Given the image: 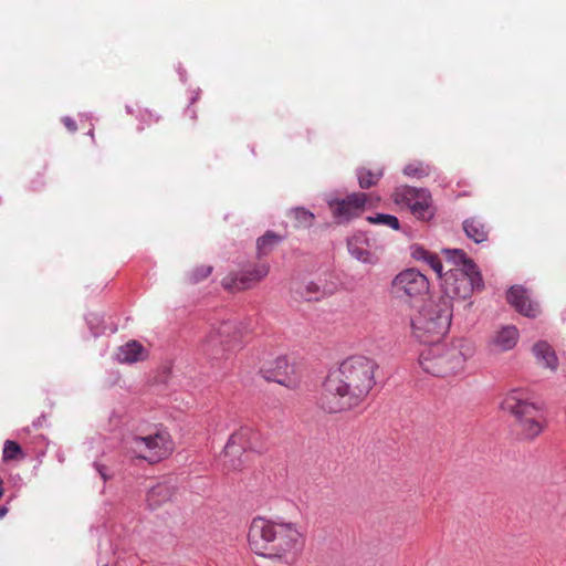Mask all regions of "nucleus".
Returning <instances> with one entry per match:
<instances>
[{"instance_id": "nucleus-18", "label": "nucleus", "mask_w": 566, "mask_h": 566, "mask_svg": "<svg viewBox=\"0 0 566 566\" xmlns=\"http://www.w3.org/2000/svg\"><path fill=\"white\" fill-rule=\"evenodd\" d=\"M367 238L357 234L347 240V249L349 254L357 261L365 264H375L378 258L367 249Z\"/></svg>"}, {"instance_id": "nucleus-31", "label": "nucleus", "mask_w": 566, "mask_h": 566, "mask_svg": "<svg viewBox=\"0 0 566 566\" xmlns=\"http://www.w3.org/2000/svg\"><path fill=\"white\" fill-rule=\"evenodd\" d=\"M20 453H21V448L17 442L11 441V440H7L4 442V447H3V459L4 460L15 459L17 455Z\"/></svg>"}, {"instance_id": "nucleus-26", "label": "nucleus", "mask_w": 566, "mask_h": 566, "mask_svg": "<svg viewBox=\"0 0 566 566\" xmlns=\"http://www.w3.org/2000/svg\"><path fill=\"white\" fill-rule=\"evenodd\" d=\"M290 213L294 217L295 227L297 228L308 229L314 223V213L303 207L293 208Z\"/></svg>"}, {"instance_id": "nucleus-3", "label": "nucleus", "mask_w": 566, "mask_h": 566, "mask_svg": "<svg viewBox=\"0 0 566 566\" xmlns=\"http://www.w3.org/2000/svg\"><path fill=\"white\" fill-rule=\"evenodd\" d=\"M501 409L515 418L517 434L521 439H535L546 426L543 405L535 401L527 389L514 388L506 392L501 402Z\"/></svg>"}, {"instance_id": "nucleus-5", "label": "nucleus", "mask_w": 566, "mask_h": 566, "mask_svg": "<svg viewBox=\"0 0 566 566\" xmlns=\"http://www.w3.org/2000/svg\"><path fill=\"white\" fill-rule=\"evenodd\" d=\"M452 304L449 298H431L411 318L415 337L424 344H436L449 331Z\"/></svg>"}, {"instance_id": "nucleus-10", "label": "nucleus", "mask_w": 566, "mask_h": 566, "mask_svg": "<svg viewBox=\"0 0 566 566\" xmlns=\"http://www.w3.org/2000/svg\"><path fill=\"white\" fill-rule=\"evenodd\" d=\"M397 205L406 206L419 220L428 221L434 216V208L429 190L410 186H400L394 192Z\"/></svg>"}, {"instance_id": "nucleus-4", "label": "nucleus", "mask_w": 566, "mask_h": 566, "mask_svg": "<svg viewBox=\"0 0 566 566\" xmlns=\"http://www.w3.org/2000/svg\"><path fill=\"white\" fill-rule=\"evenodd\" d=\"M419 357L422 370L434 377H448L464 369L465 361L473 356L474 347L470 342L459 340L451 346L432 344Z\"/></svg>"}, {"instance_id": "nucleus-9", "label": "nucleus", "mask_w": 566, "mask_h": 566, "mask_svg": "<svg viewBox=\"0 0 566 566\" xmlns=\"http://www.w3.org/2000/svg\"><path fill=\"white\" fill-rule=\"evenodd\" d=\"M261 434L250 427H241L233 432L223 450V464L229 470H239L242 464V455L245 451L261 452Z\"/></svg>"}, {"instance_id": "nucleus-29", "label": "nucleus", "mask_w": 566, "mask_h": 566, "mask_svg": "<svg viewBox=\"0 0 566 566\" xmlns=\"http://www.w3.org/2000/svg\"><path fill=\"white\" fill-rule=\"evenodd\" d=\"M429 172H430V167L428 165H424L421 161L410 163V164L406 165L403 168V174L410 178L419 179V178L428 176Z\"/></svg>"}, {"instance_id": "nucleus-16", "label": "nucleus", "mask_w": 566, "mask_h": 566, "mask_svg": "<svg viewBox=\"0 0 566 566\" xmlns=\"http://www.w3.org/2000/svg\"><path fill=\"white\" fill-rule=\"evenodd\" d=\"M520 338V332L514 325H505L495 331L488 346L492 353H504L513 349Z\"/></svg>"}, {"instance_id": "nucleus-7", "label": "nucleus", "mask_w": 566, "mask_h": 566, "mask_svg": "<svg viewBox=\"0 0 566 566\" xmlns=\"http://www.w3.org/2000/svg\"><path fill=\"white\" fill-rule=\"evenodd\" d=\"M126 449L135 458L154 464L171 454L174 442L166 430H158L155 433L127 439Z\"/></svg>"}, {"instance_id": "nucleus-25", "label": "nucleus", "mask_w": 566, "mask_h": 566, "mask_svg": "<svg viewBox=\"0 0 566 566\" xmlns=\"http://www.w3.org/2000/svg\"><path fill=\"white\" fill-rule=\"evenodd\" d=\"M282 238L272 231H268L264 235L258 239L256 250L259 256L269 254L276 244L281 242Z\"/></svg>"}, {"instance_id": "nucleus-39", "label": "nucleus", "mask_w": 566, "mask_h": 566, "mask_svg": "<svg viewBox=\"0 0 566 566\" xmlns=\"http://www.w3.org/2000/svg\"><path fill=\"white\" fill-rule=\"evenodd\" d=\"M126 112H127L128 114H132V113H133L132 107H130V106H126Z\"/></svg>"}, {"instance_id": "nucleus-20", "label": "nucleus", "mask_w": 566, "mask_h": 566, "mask_svg": "<svg viewBox=\"0 0 566 566\" xmlns=\"http://www.w3.org/2000/svg\"><path fill=\"white\" fill-rule=\"evenodd\" d=\"M174 494V486L167 482H161L153 486L147 493V503L151 510L161 506L168 502Z\"/></svg>"}, {"instance_id": "nucleus-21", "label": "nucleus", "mask_w": 566, "mask_h": 566, "mask_svg": "<svg viewBox=\"0 0 566 566\" xmlns=\"http://www.w3.org/2000/svg\"><path fill=\"white\" fill-rule=\"evenodd\" d=\"M463 230L469 239L475 243H482L488 240L489 229L479 218H469L463 221Z\"/></svg>"}, {"instance_id": "nucleus-8", "label": "nucleus", "mask_w": 566, "mask_h": 566, "mask_svg": "<svg viewBox=\"0 0 566 566\" xmlns=\"http://www.w3.org/2000/svg\"><path fill=\"white\" fill-rule=\"evenodd\" d=\"M440 279L442 280L443 294L439 298H449L451 304L452 300H467L473 292L481 291L484 287L480 271L449 269Z\"/></svg>"}, {"instance_id": "nucleus-2", "label": "nucleus", "mask_w": 566, "mask_h": 566, "mask_svg": "<svg viewBox=\"0 0 566 566\" xmlns=\"http://www.w3.org/2000/svg\"><path fill=\"white\" fill-rule=\"evenodd\" d=\"M248 542L252 552L292 563L303 551L304 533L292 522H274L263 517L252 520Z\"/></svg>"}, {"instance_id": "nucleus-14", "label": "nucleus", "mask_w": 566, "mask_h": 566, "mask_svg": "<svg viewBox=\"0 0 566 566\" xmlns=\"http://www.w3.org/2000/svg\"><path fill=\"white\" fill-rule=\"evenodd\" d=\"M269 273V265L265 263L256 264L252 269H247L238 274H230L222 280L224 289L247 290L254 283L261 281Z\"/></svg>"}, {"instance_id": "nucleus-22", "label": "nucleus", "mask_w": 566, "mask_h": 566, "mask_svg": "<svg viewBox=\"0 0 566 566\" xmlns=\"http://www.w3.org/2000/svg\"><path fill=\"white\" fill-rule=\"evenodd\" d=\"M533 354L537 361L551 370L557 368V356L554 349L546 342H538L533 346Z\"/></svg>"}, {"instance_id": "nucleus-17", "label": "nucleus", "mask_w": 566, "mask_h": 566, "mask_svg": "<svg viewBox=\"0 0 566 566\" xmlns=\"http://www.w3.org/2000/svg\"><path fill=\"white\" fill-rule=\"evenodd\" d=\"M507 302L522 315L527 317H536L539 314V306L536 302H532L527 295V291L521 286H512L507 291Z\"/></svg>"}, {"instance_id": "nucleus-11", "label": "nucleus", "mask_w": 566, "mask_h": 566, "mask_svg": "<svg viewBox=\"0 0 566 566\" xmlns=\"http://www.w3.org/2000/svg\"><path fill=\"white\" fill-rule=\"evenodd\" d=\"M428 290V279L416 269L401 271L391 282L392 296L402 301L417 298L427 293Z\"/></svg>"}, {"instance_id": "nucleus-19", "label": "nucleus", "mask_w": 566, "mask_h": 566, "mask_svg": "<svg viewBox=\"0 0 566 566\" xmlns=\"http://www.w3.org/2000/svg\"><path fill=\"white\" fill-rule=\"evenodd\" d=\"M145 358V348L137 340H130L120 346L116 354V359L124 364H134Z\"/></svg>"}, {"instance_id": "nucleus-28", "label": "nucleus", "mask_w": 566, "mask_h": 566, "mask_svg": "<svg viewBox=\"0 0 566 566\" xmlns=\"http://www.w3.org/2000/svg\"><path fill=\"white\" fill-rule=\"evenodd\" d=\"M367 221L375 224H381L394 230H398L400 227L398 218L387 213H377L375 216H368Z\"/></svg>"}, {"instance_id": "nucleus-6", "label": "nucleus", "mask_w": 566, "mask_h": 566, "mask_svg": "<svg viewBox=\"0 0 566 566\" xmlns=\"http://www.w3.org/2000/svg\"><path fill=\"white\" fill-rule=\"evenodd\" d=\"M241 334L237 322L223 321L217 329H211L201 344L202 355L211 361L227 359L240 346Z\"/></svg>"}, {"instance_id": "nucleus-38", "label": "nucleus", "mask_w": 566, "mask_h": 566, "mask_svg": "<svg viewBox=\"0 0 566 566\" xmlns=\"http://www.w3.org/2000/svg\"><path fill=\"white\" fill-rule=\"evenodd\" d=\"M97 470H98V472L101 473L102 478H103V479H106L105 473H104V472H103L98 467H97Z\"/></svg>"}, {"instance_id": "nucleus-34", "label": "nucleus", "mask_w": 566, "mask_h": 566, "mask_svg": "<svg viewBox=\"0 0 566 566\" xmlns=\"http://www.w3.org/2000/svg\"><path fill=\"white\" fill-rule=\"evenodd\" d=\"M44 420V416L39 417L35 421H33L32 426L38 428L41 426V421Z\"/></svg>"}, {"instance_id": "nucleus-27", "label": "nucleus", "mask_w": 566, "mask_h": 566, "mask_svg": "<svg viewBox=\"0 0 566 566\" xmlns=\"http://www.w3.org/2000/svg\"><path fill=\"white\" fill-rule=\"evenodd\" d=\"M382 171L373 172L371 170L360 168L357 170V178L359 187L363 189H368L371 186L376 185L377 181L381 178Z\"/></svg>"}, {"instance_id": "nucleus-40", "label": "nucleus", "mask_w": 566, "mask_h": 566, "mask_svg": "<svg viewBox=\"0 0 566 566\" xmlns=\"http://www.w3.org/2000/svg\"><path fill=\"white\" fill-rule=\"evenodd\" d=\"M116 329H117L116 327H111L108 331H109L111 333H115V332H116Z\"/></svg>"}, {"instance_id": "nucleus-35", "label": "nucleus", "mask_w": 566, "mask_h": 566, "mask_svg": "<svg viewBox=\"0 0 566 566\" xmlns=\"http://www.w3.org/2000/svg\"><path fill=\"white\" fill-rule=\"evenodd\" d=\"M7 513H8L7 506H1L0 507V518H2Z\"/></svg>"}, {"instance_id": "nucleus-13", "label": "nucleus", "mask_w": 566, "mask_h": 566, "mask_svg": "<svg viewBox=\"0 0 566 566\" xmlns=\"http://www.w3.org/2000/svg\"><path fill=\"white\" fill-rule=\"evenodd\" d=\"M260 374L264 379L277 382L290 389H293L298 385L295 368L293 365L289 364L284 356H279L275 359L263 364L260 369Z\"/></svg>"}, {"instance_id": "nucleus-24", "label": "nucleus", "mask_w": 566, "mask_h": 566, "mask_svg": "<svg viewBox=\"0 0 566 566\" xmlns=\"http://www.w3.org/2000/svg\"><path fill=\"white\" fill-rule=\"evenodd\" d=\"M447 261L453 264V269L465 271H480L472 259L468 258L464 251L459 249H446Z\"/></svg>"}, {"instance_id": "nucleus-15", "label": "nucleus", "mask_w": 566, "mask_h": 566, "mask_svg": "<svg viewBox=\"0 0 566 566\" xmlns=\"http://www.w3.org/2000/svg\"><path fill=\"white\" fill-rule=\"evenodd\" d=\"M336 291V284L327 280L308 281L296 289V293L307 302H318L331 296Z\"/></svg>"}, {"instance_id": "nucleus-33", "label": "nucleus", "mask_w": 566, "mask_h": 566, "mask_svg": "<svg viewBox=\"0 0 566 566\" xmlns=\"http://www.w3.org/2000/svg\"><path fill=\"white\" fill-rule=\"evenodd\" d=\"M63 123L64 125L67 127V129L70 132H75L76 130V123L73 118L66 116L63 118Z\"/></svg>"}, {"instance_id": "nucleus-1", "label": "nucleus", "mask_w": 566, "mask_h": 566, "mask_svg": "<svg viewBox=\"0 0 566 566\" xmlns=\"http://www.w3.org/2000/svg\"><path fill=\"white\" fill-rule=\"evenodd\" d=\"M377 365L365 356H350L329 371L318 405L327 412H342L359 405L375 384Z\"/></svg>"}, {"instance_id": "nucleus-36", "label": "nucleus", "mask_w": 566, "mask_h": 566, "mask_svg": "<svg viewBox=\"0 0 566 566\" xmlns=\"http://www.w3.org/2000/svg\"><path fill=\"white\" fill-rule=\"evenodd\" d=\"M179 75H180V80L184 82L185 81V71L179 70Z\"/></svg>"}, {"instance_id": "nucleus-12", "label": "nucleus", "mask_w": 566, "mask_h": 566, "mask_svg": "<svg viewBox=\"0 0 566 566\" xmlns=\"http://www.w3.org/2000/svg\"><path fill=\"white\" fill-rule=\"evenodd\" d=\"M325 201L328 205L334 219L338 223L349 222L352 219L360 216L367 202L366 193H350L344 199H338L333 192L325 195Z\"/></svg>"}, {"instance_id": "nucleus-32", "label": "nucleus", "mask_w": 566, "mask_h": 566, "mask_svg": "<svg viewBox=\"0 0 566 566\" xmlns=\"http://www.w3.org/2000/svg\"><path fill=\"white\" fill-rule=\"evenodd\" d=\"M212 272V266L210 265H201L197 268L190 275V280L193 283H197L206 277H208Z\"/></svg>"}, {"instance_id": "nucleus-23", "label": "nucleus", "mask_w": 566, "mask_h": 566, "mask_svg": "<svg viewBox=\"0 0 566 566\" xmlns=\"http://www.w3.org/2000/svg\"><path fill=\"white\" fill-rule=\"evenodd\" d=\"M411 255L418 261L426 262L438 274L439 277H442L443 265L437 254L431 253L424 248L415 244L411 245Z\"/></svg>"}, {"instance_id": "nucleus-30", "label": "nucleus", "mask_w": 566, "mask_h": 566, "mask_svg": "<svg viewBox=\"0 0 566 566\" xmlns=\"http://www.w3.org/2000/svg\"><path fill=\"white\" fill-rule=\"evenodd\" d=\"M86 323L94 336L104 334L107 331V327L104 325V316L98 313L87 314Z\"/></svg>"}, {"instance_id": "nucleus-37", "label": "nucleus", "mask_w": 566, "mask_h": 566, "mask_svg": "<svg viewBox=\"0 0 566 566\" xmlns=\"http://www.w3.org/2000/svg\"><path fill=\"white\" fill-rule=\"evenodd\" d=\"M147 116L149 117V119H153V114L150 112H146ZM155 122L158 120V118H154Z\"/></svg>"}]
</instances>
